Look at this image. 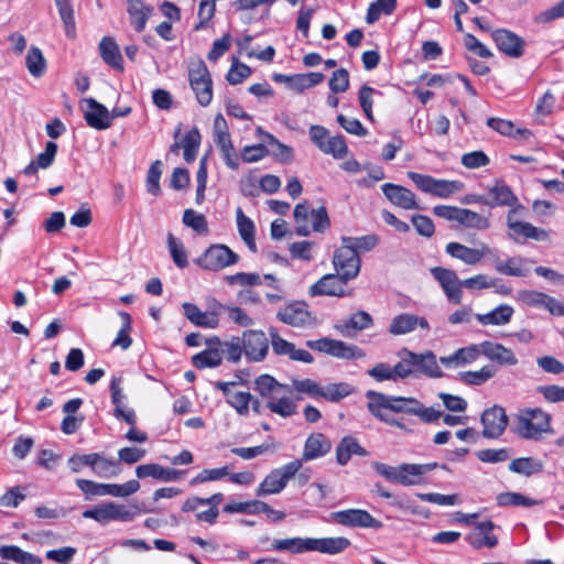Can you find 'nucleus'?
Listing matches in <instances>:
<instances>
[{
	"label": "nucleus",
	"mask_w": 564,
	"mask_h": 564,
	"mask_svg": "<svg viewBox=\"0 0 564 564\" xmlns=\"http://www.w3.org/2000/svg\"><path fill=\"white\" fill-rule=\"evenodd\" d=\"M367 397L369 400L383 403V406L391 412L412 414L420 417L424 423H434L442 415L440 410L433 406H424L415 398L391 397L375 391H368Z\"/></svg>",
	"instance_id": "nucleus-1"
},
{
	"label": "nucleus",
	"mask_w": 564,
	"mask_h": 564,
	"mask_svg": "<svg viewBox=\"0 0 564 564\" xmlns=\"http://www.w3.org/2000/svg\"><path fill=\"white\" fill-rule=\"evenodd\" d=\"M373 469L387 480L402 486H416L423 482V476L438 467L437 463L401 464L397 467L376 462Z\"/></svg>",
	"instance_id": "nucleus-2"
},
{
	"label": "nucleus",
	"mask_w": 564,
	"mask_h": 564,
	"mask_svg": "<svg viewBox=\"0 0 564 564\" xmlns=\"http://www.w3.org/2000/svg\"><path fill=\"white\" fill-rule=\"evenodd\" d=\"M398 356L402 359L405 379L420 376L433 379L443 377V371L433 351L417 354L403 348L399 351Z\"/></svg>",
	"instance_id": "nucleus-3"
},
{
	"label": "nucleus",
	"mask_w": 564,
	"mask_h": 564,
	"mask_svg": "<svg viewBox=\"0 0 564 564\" xmlns=\"http://www.w3.org/2000/svg\"><path fill=\"white\" fill-rule=\"evenodd\" d=\"M551 430V416L541 409H525L518 415L517 433L527 440H538Z\"/></svg>",
	"instance_id": "nucleus-4"
},
{
	"label": "nucleus",
	"mask_w": 564,
	"mask_h": 564,
	"mask_svg": "<svg viewBox=\"0 0 564 564\" xmlns=\"http://www.w3.org/2000/svg\"><path fill=\"white\" fill-rule=\"evenodd\" d=\"M188 83L197 102L202 107L209 106L213 100V79L204 61L189 63Z\"/></svg>",
	"instance_id": "nucleus-5"
},
{
	"label": "nucleus",
	"mask_w": 564,
	"mask_h": 564,
	"mask_svg": "<svg viewBox=\"0 0 564 564\" xmlns=\"http://www.w3.org/2000/svg\"><path fill=\"white\" fill-rule=\"evenodd\" d=\"M77 487L89 496H112L128 497L137 492L140 488L138 480L132 479L122 485L117 484H98L88 479H76Z\"/></svg>",
	"instance_id": "nucleus-6"
},
{
	"label": "nucleus",
	"mask_w": 564,
	"mask_h": 564,
	"mask_svg": "<svg viewBox=\"0 0 564 564\" xmlns=\"http://www.w3.org/2000/svg\"><path fill=\"white\" fill-rule=\"evenodd\" d=\"M297 471H300L299 462H290L282 467L271 470L259 485L257 496L280 494Z\"/></svg>",
	"instance_id": "nucleus-7"
},
{
	"label": "nucleus",
	"mask_w": 564,
	"mask_h": 564,
	"mask_svg": "<svg viewBox=\"0 0 564 564\" xmlns=\"http://www.w3.org/2000/svg\"><path fill=\"white\" fill-rule=\"evenodd\" d=\"M239 261V256L226 245H212L195 260L196 264L209 271H220Z\"/></svg>",
	"instance_id": "nucleus-8"
},
{
	"label": "nucleus",
	"mask_w": 564,
	"mask_h": 564,
	"mask_svg": "<svg viewBox=\"0 0 564 564\" xmlns=\"http://www.w3.org/2000/svg\"><path fill=\"white\" fill-rule=\"evenodd\" d=\"M137 514L135 511L127 509L123 505L109 501L100 503L91 509L83 512L86 519H93L101 524H107L110 521H130Z\"/></svg>",
	"instance_id": "nucleus-9"
},
{
	"label": "nucleus",
	"mask_w": 564,
	"mask_h": 564,
	"mask_svg": "<svg viewBox=\"0 0 564 564\" xmlns=\"http://www.w3.org/2000/svg\"><path fill=\"white\" fill-rule=\"evenodd\" d=\"M430 272L440 284L448 302L460 304L463 301V280H459L457 273L444 267H434Z\"/></svg>",
	"instance_id": "nucleus-10"
},
{
	"label": "nucleus",
	"mask_w": 564,
	"mask_h": 564,
	"mask_svg": "<svg viewBox=\"0 0 564 564\" xmlns=\"http://www.w3.org/2000/svg\"><path fill=\"white\" fill-rule=\"evenodd\" d=\"M335 271L344 276V279L354 280L360 271V258L355 248L344 243L338 248L333 257Z\"/></svg>",
	"instance_id": "nucleus-11"
},
{
	"label": "nucleus",
	"mask_w": 564,
	"mask_h": 564,
	"mask_svg": "<svg viewBox=\"0 0 564 564\" xmlns=\"http://www.w3.org/2000/svg\"><path fill=\"white\" fill-rule=\"evenodd\" d=\"M421 329L429 333L431 329L430 323L424 316L412 313H400L395 315L389 324L388 332L392 336H403Z\"/></svg>",
	"instance_id": "nucleus-12"
},
{
	"label": "nucleus",
	"mask_w": 564,
	"mask_h": 564,
	"mask_svg": "<svg viewBox=\"0 0 564 564\" xmlns=\"http://www.w3.org/2000/svg\"><path fill=\"white\" fill-rule=\"evenodd\" d=\"M517 208H512L508 212L507 215V226L509 228V238L513 241H519V238L533 239L536 241H545L549 239V232L543 229L533 226L527 221H519L514 219V214L517 213Z\"/></svg>",
	"instance_id": "nucleus-13"
},
{
	"label": "nucleus",
	"mask_w": 564,
	"mask_h": 564,
	"mask_svg": "<svg viewBox=\"0 0 564 564\" xmlns=\"http://www.w3.org/2000/svg\"><path fill=\"white\" fill-rule=\"evenodd\" d=\"M332 520L354 528L381 529L382 522L362 509H348L330 513Z\"/></svg>",
	"instance_id": "nucleus-14"
},
{
	"label": "nucleus",
	"mask_w": 564,
	"mask_h": 564,
	"mask_svg": "<svg viewBox=\"0 0 564 564\" xmlns=\"http://www.w3.org/2000/svg\"><path fill=\"white\" fill-rule=\"evenodd\" d=\"M319 352L344 360L361 359L366 356L358 346L328 337L319 338Z\"/></svg>",
	"instance_id": "nucleus-15"
},
{
	"label": "nucleus",
	"mask_w": 564,
	"mask_h": 564,
	"mask_svg": "<svg viewBox=\"0 0 564 564\" xmlns=\"http://www.w3.org/2000/svg\"><path fill=\"white\" fill-rule=\"evenodd\" d=\"M482 436L486 438H497L506 430L508 425V416L503 408L494 405L485 410L480 417Z\"/></svg>",
	"instance_id": "nucleus-16"
},
{
	"label": "nucleus",
	"mask_w": 564,
	"mask_h": 564,
	"mask_svg": "<svg viewBox=\"0 0 564 564\" xmlns=\"http://www.w3.org/2000/svg\"><path fill=\"white\" fill-rule=\"evenodd\" d=\"M243 352L249 361H261L269 351V340L262 330H246L242 334Z\"/></svg>",
	"instance_id": "nucleus-17"
},
{
	"label": "nucleus",
	"mask_w": 564,
	"mask_h": 564,
	"mask_svg": "<svg viewBox=\"0 0 564 564\" xmlns=\"http://www.w3.org/2000/svg\"><path fill=\"white\" fill-rule=\"evenodd\" d=\"M445 251L454 259L460 260L468 265H475L489 254L491 249L485 243L480 245L479 248H470L459 242H448Z\"/></svg>",
	"instance_id": "nucleus-18"
},
{
	"label": "nucleus",
	"mask_w": 564,
	"mask_h": 564,
	"mask_svg": "<svg viewBox=\"0 0 564 564\" xmlns=\"http://www.w3.org/2000/svg\"><path fill=\"white\" fill-rule=\"evenodd\" d=\"M86 105L84 108V119L86 123L96 130H106L111 126L110 111L94 98L83 100Z\"/></svg>",
	"instance_id": "nucleus-19"
},
{
	"label": "nucleus",
	"mask_w": 564,
	"mask_h": 564,
	"mask_svg": "<svg viewBox=\"0 0 564 564\" xmlns=\"http://www.w3.org/2000/svg\"><path fill=\"white\" fill-rule=\"evenodd\" d=\"M384 196L395 206L403 209H422L415 194L401 185L386 183L381 186Z\"/></svg>",
	"instance_id": "nucleus-20"
},
{
	"label": "nucleus",
	"mask_w": 564,
	"mask_h": 564,
	"mask_svg": "<svg viewBox=\"0 0 564 564\" xmlns=\"http://www.w3.org/2000/svg\"><path fill=\"white\" fill-rule=\"evenodd\" d=\"M489 207L508 206L517 208V210L523 207L518 203V197L514 195L512 189L502 181H496L492 186L488 188Z\"/></svg>",
	"instance_id": "nucleus-21"
},
{
	"label": "nucleus",
	"mask_w": 564,
	"mask_h": 564,
	"mask_svg": "<svg viewBox=\"0 0 564 564\" xmlns=\"http://www.w3.org/2000/svg\"><path fill=\"white\" fill-rule=\"evenodd\" d=\"M498 48L511 57H520L523 54V40L511 31L500 29L491 33Z\"/></svg>",
	"instance_id": "nucleus-22"
},
{
	"label": "nucleus",
	"mask_w": 564,
	"mask_h": 564,
	"mask_svg": "<svg viewBox=\"0 0 564 564\" xmlns=\"http://www.w3.org/2000/svg\"><path fill=\"white\" fill-rule=\"evenodd\" d=\"M293 215L296 223L295 232L299 236L306 237L312 231H317V212L310 209L306 203L297 204Z\"/></svg>",
	"instance_id": "nucleus-23"
},
{
	"label": "nucleus",
	"mask_w": 564,
	"mask_h": 564,
	"mask_svg": "<svg viewBox=\"0 0 564 564\" xmlns=\"http://www.w3.org/2000/svg\"><path fill=\"white\" fill-rule=\"evenodd\" d=\"M494 528V522L489 520L477 523L475 531L467 536L469 544L476 550L497 546L498 538L492 533Z\"/></svg>",
	"instance_id": "nucleus-24"
},
{
	"label": "nucleus",
	"mask_w": 564,
	"mask_h": 564,
	"mask_svg": "<svg viewBox=\"0 0 564 564\" xmlns=\"http://www.w3.org/2000/svg\"><path fill=\"white\" fill-rule=\"evenodd\" d=\"M276 316L282 323L294 327L305 325L311 318L307 305L304 302H293L288 304L284 308L278 312Z\"/></svg>",
	"instance_id": "nucleus-25"
},
{
	"label": "nucleus",
	"mask_w": 564,
	"mask_h": 564,
	"mask_svg": "<svg viewBox=\"0 0 564 564\" xmlns=\"http://www.w3.org/2000/svg\"><path fill=\"white\" fill-rule=\"evenodd\" d=\"M482 355L481 343L457 349L454 354L441 357L440 362L447 368H457L475 361Z\"/></svg>",
	"instance_id": "nucleus-26"
},
{
	"label": "nucleus",
	"mask_w": 564,
	"mask_h": 564,
	"mask_svg": "<svg viewBox=\"0 0 564 564\" xmlns=\"http://www.w3.org/2000/svg\"><path fill=\"white\" fill-rule=\"evenodd\" d=\"M481 347L482 355L491 361L501 366H516L518 364L514 352L499 343L486 340L481 343Z\"/></svg>",
	"instance_id": "nucleus-27"
},
{
	"label": "nucleus",
	"mask_w": 564,
	"mask_h": 564,
	"mask_svg": "<svg viewBox=\"0 0 564 564\" xmlns=\"http://www.w3.org/2000/svg\"><path fill=\"white\" fill-rule=\"evenodd\" d=\"M271 549L274 551H289L293 554H300L308 551H317V539L314 538H291L273 540Z\"/></svg>",
	"instance_id": "nucleus-28"
},
{
	"label": "nucleus",
	"mask_w": 564,
	"mask_h": 564,
	"mask_svg": "<svg viewBox=\"0 0 564 564\" xmlns=\"http://www.w3.org/2000/svg\"><path fill=\"white\" fill-rule=\"evenodd\" d=\"M185 317L195 326L203 328H216L219 319L215 318L214 313L203 312L196 304L185 302L182 304Z\"/></svg>",
	"instance_id": "nucleus-29"
},
{
	"label": "nucleus",
	"mask_w": 564,
	"mask_h": 564,
	"mask_svg": "<svg viewBox=\"0 0 564 564\" xmlns=\"http://www.w3.org/2000/svg\"><path fill=\"white\" fill-rule=\"evenodd\" d=\"M350 279H344L339 273L326 274L319 279V295L343 297L349 295L346 285Z\"/></svg>",
	"instance_id": "nucleus-30"
},
{
	"label": "nucleus",
	"mask_w": 564,
	"mask_h": 564,
	"mask_svg": "<svg viewBox=\"0 0 564 564\" xmlns=\"http://www.w3.org/2000/svg\"><path fill=\"white\" fill-rule=\"evenodd\" d=\"M514 313L511 305L500 304L485 314H476V319L484 326H503L507 325Z\"/></svg>",
	"instance_id": "nucleus-31"
},
{
	"label": "nucleus",
	"mask_w": 564,
	"mask_h": 564,
	"mask_svg": "<svg viewBox=\"0 0 564 564\" xmlns=\"http://www.w3.org/2000/svg\"><path fill=\"white\" fill-rule=\"evenodd\" d=\"M319 150L333 155L335 159H343L348 152V147L344 137H328V131L319 127Z\"/></svg>",
	"instance_id": "nucleus-32"
},
{
	"label": "nucleus",
	"mask_w": 564,
	"mask_h": 564,
	"mask_svg": "<svg viewBox=\"0 0 564 564\" xmlns=\"http://www.w3.org/2000/svg\"><path fill=\"white\" fill-rule=\"evenodd\" d=\"M533 262L530 259L523 257H511L506 261L496 260L495 269L498 273L509 276H525L530 269L529 263Z\"/></svg>",
	"instance_id": "nucleus-33"
},
{
	"label": "nucleus",
	"mask_w": 564,
	"mask_h": 564,
	"mask_svg": "<svg viewBox=\"0 0 564 564\" xmlns=\"http://www.w3.org/2000/svg\"><path fill=\"white\" fill-rule=\"evenodd\" d=\"M367 373L379 382L386 380L398 381L405 379V371L403 369L401 358L394 366H390L389 364L386 362H379L375 367L369 369Z\"/></svg>",
	"instance_id": "nucleus-34"
},
{
	"label": "nucleus",
	"mask_w": 564,
	"mask_h": 564,
	"mask_svg": "<svg viewBox=\"0 0 564 564\" xmlns=\"http://www.w3.org/2000/svg\"><path fill=\"white\" fill-rule=\"evenodd\" d=\"M100 56L106 64L122 72L123 58L116 41L110 36H104L99 43Z\"/></svg>",
	"instance_id": "nucleus-35"
},
{
	"label": "nucleus",
	"mask_w": 564,
	"mask_h": 564,
	"mask_svg": "<svg viewBox=\"0 0 564 564\" xmlns=\"http://www.w3.org/2000/svg\"><path fill=\"white\" fill-rule=\"evenodd\" d=\"M93 473L100 478H113L121 473L119 460L107 458L104 454L93 453Z\"/></svg>",
	"instance_id": "nucleus-36"
},
{
	"label": "nucleus",
	"mask_w": 564,
	"mask_h": 564,
	"mask_svg": "<svg viewBox=\"0 0 564 564\" xmlns=\"http://www.w3.org/2000/svg\"><path fill=\"white\" fill-rule=\"evenodd\" d=\"M237 218V227L240 238L246 243L248 249L256 253L257 252V243H256V226L251 218L246 216L240 207L236 210Z\"/></svg>",
	"instance_id": "nucleus-37"
},
{
	"label": "nucleus",
	"mask_w": 564,
	"mask_h": 564,
	"mask_svg": "<svg viewBox=\"0 0 564 564\" xmlns=\"http://www.w3.org/2000/svg\"><path fill=\"white\" fill-rule=\"evenodd\" d=\"M0 557L18 564H42L43 560L17 545L0 546Z\"/></svg>",
	"instance_id": "nucleus-38"
},
{
	"label": "nucleus",
	"mask_w": 564,
	"mask_h": 564,
	"mask_svg": "<svg viewBox=\"0 0 564 564\" xmlns=\"http://www.w3.org/2000/svg\"><path fill=\"white\" fill-rule=\"evenodd\" d=\"M128 13L131 25L140 33L145 28L151 8L147 7L142 0H128Z\"/></svg>",
	"instance_id": "nucleus-39"
},
{
	"label": "nucleus",
	"mask_w": 564,
	"mask_h": 564,
	"mask_svg": "<svg viewBox=\"0 0 564 564\" xmlns=\"http://www.w3.org/2000/svg\"><path fill=\"white\" fill-rule=\"evenodd\" d=\"M352 454L365 456L367 451L352 436H345L336 449L338 464L346 465Z\"/></svg>",
	"instance_id": "nucleus-40"
},
{
	"label": "nucleus",
	"mask_w": 564,
	"mask_h": 564,
	"mask_svg": "<svg viewBox=\"0 0 564 564\" xmlns=\"http://www.w3.org/2000/svg\"><path fill=\"white\" fill-rule=\"evenodd\" d=\"M223 356L218 347H207L202 352L193 356L192 364L197 369L214 368L221 364Z\"/></svg>",
	"instance_id": "nucleus-41"
},
{
	"label": "nucleus",
	"mask_w": 564,
	"mask_h": 564,
	"mask_svg": "<svg viewBox=\"0 0 564 564\" xmlns=\"http://www.w3.org/2000/svg\"><path fill=\"white\" fill-rule=\"evenodd\" d=\"M458 224L465 228L477 230H485L490 227L488 217L466 208H460Z\"/></svg>",
	"instance_id": "nucleus-42"
},
{
	"label": "nucleus",
	"mask_w": 564,
	"mask_h": 564,
	"mask_svg": "<svg viewBox=\"0 0 564 564\" xmlns=\"http://www.w3.org/2000/svg\"><path fill=\"white\" fill-rule=\"evenodd\" d=\"M509 469L512 473L529 477L542 471L543 463L532 457H520L511 460Z\"/></svg>",
	"instance_id": "nucleus-43"
},
{
	"label": "nucleus",
	"mask_w": 564,
	"mask_h": 564,
	"mask_svg": "<svg viewBox=\"0 0 564 564\" xmlns=\"http://www.w3.org/2000/svg\"><path fill=\"white\" fill-rule=\"evenodd\" d=\"M264 134V142L268 148L269 154L278 159L280 162H290L293 158V150L291 147L281 143L274 135L270 133Z\"/></svg>",
	"instance_id": "nucleus-44"
},
{
	"label": "nucleus",
	"mask_w": 564,
	"mask_h": 564,
	"mask_svg": "<svg viewBox=\"0 0 564 564\" xmlns=\"http://www.w3.org/2000/svg\"><path fill=\"white\" fill-rule=\"evenodd\" d=\"M487 126L502 135L514 137L518 134L522 138H528L529 135H531V132L529 130L516 129L512 121L505 120L501 118H488Z\"/></svg>",
	"instance_id": "nucleus-45"
},
{
	"label": "nucleus",
	"mask_w": 564,
	"mask_h": 564,
	"mask_svg": "<svg viewBox=\"0 0 564 564\" xmlns=\"http://www.w3.org/2000/svg\"><path fill=\"white\" fill-rule=\"evenodd\" d=\"M397 7V0H376L369 4L366 22L368 24H373L377 22L381 14L389 15L391 14Z\"/></svg>",
	"instance_id": "nucleus-46"
},
{
	"label": "nucleus",
	"mask_w": 564,
	"mask_h": 564,
	"mask_svg": "<svg viewBox=\"0 0 564 564\" xmlns=\"http://www.w3.org/2000/svg\"><path fill=\"white\" fill-rule=\"evenodd\" d=\"M382 96V93L373 87L364 85L358 93L360 107L366 115L367 119L373 120L372 106L376 99Z\"/></svg>",
	"instance_id": "nucleus-47"
},
{
	"label": "nucleus",
	"mask_w": 564,
	"mask_h": 564,
	"mask_svg": "<svg viewBox=\"0 0 564 564\" xmlns=\"http://www.w3.org/2000/svg\"><path fill=\"white\" fill-rule=\"evenodd\" d=\"M25 65L33 77L43 76L46 69V61L39 47L31 46L25 57Z\"/></svg>",
	"instance_id": "nucleus-48"
},
{
	"label": "nucleus",
	"mask_w": 564,
	"mask_h": 564,
	"mask_svg": "<svg viewBox=\"0 0 564 564\" xmlns=\"http://www.w3.org/2000/svg\"><path fill=\"white\" fill-rule=\"evenodd\" d=\"M200 133L198 129L189 130L183 139V155L187 163H192L197 155L200 145Z\"/></svg>",
	"instance_id": "nucleus-49"
},
{
	"label": "nucleus",
	"mask_w": 564,
	"mask_h": 564,
	"mask_svg": "<svg viewBox=\"0 0 564 564\" xmlns=\"http://www.w3.org/2000/svg\"><path fill=\"white\" fill-rule=\"evenodd\" d=\"M61 19L64 23L65 33L68 37L73 39L76 34L74 11L70 0H55Z\"/></svg>",
	"instance_id": "nucleus-50"
},
{
	"label": "nucleus",
	"mask_w": 564,
	"mask_h": 564,
	"mask_svg": "<svg viewBox=\"0 0 564 564\" xmlns=\"http://www.w3.org/2000/svg\"><path fill=\"white\" fill-rule=\"evenodd\" d=\"M119 316L122 325L112 343V346H119L123 350H127L132 345V338L130 337L132 319L130 314L127 312H119Z\"/></svg>",
	"instance_id": "nucleus-51"
},
{
	"label": "nucleus",
	"mask_w": 564,
	"mask_h": 564,
	"mask_svg": "<svg viewBox=\"0 0 564 564\" xmlns=\"http://www.w3.org/2000/svg\"><path fill=\"white\" fill-rule=\"evenodd\" d=\"M352 392V388L348 383H328L319 387V397L329 401L337 402Z\"/></svg>",
	"instance_id": "nucleus-52"
},
{
	"label": "nucleus",
	"mask_w": 564,
	"mask_h": 564,
	"mask_svg": "<svg viewBox=\"0 0 564 564\" xmlns=\"http://www.w3.org/2000/svg\"><path fill=\"white\" fill-rule=\"evenodd\" d=\"M350 540L344 536L319 538V553L336 555L350 546Z\"/></svg>",
	"instance_id": "nucleus-53"
},
{
	"label": "nucleus",
	"mask_w": 564,
	"mask_h": 564,
	"mask_svg": "<svg viewBox=\"0 0 564 564\" xmlns=\"http://www.w3.org/2000/svg\"><path fill=\"white\" fill-rule=\"evenodd\" d=\"M496 375V369L492 366H484L476 371L460 372V379L467 384L480 386L491 379Z\"/></svg>",
	"instance_id": "nucleus-54"
},
{
	"label": "nucleus",
	"mask_w": 564,
	"mask_h": 564,
	"mask_svg": "<svg viewBox=\"0 0 564 564\" xmlns=\"http://www.w3.org/2000/svg\"><path fill=\"white\" fill-rule=\"evenodd\" d=\"M167 247L176 267L180 269L186 268L188 265V260L184 245L178 241L172 234L167 235Z\"/></svg>",
	"instance_id": "nucleus-55"
},
{
	"label": "nucleus",
	"mask_w": 564,
	"mask_h": 564,
	"mask_svg": "<svg viewBox=\"0 0 564 564\" xmlns=\"http://www.w3.org/2000/svg\"><path fill=\"white\" fill-rule=\"evenodd\" d=\"M497 503L500 507L508 506H523V507H532L538 505V501L531 498H528L518 492H502L497 496Z\"/></svg>",
	"instance_id": "nucleus-56"
},
{
	"label": "nucleus",
	"mask_w": 564,
	"mask_h": 564,
	"mask_svg": "<svg viewBox=\"0 0 564 564\" xmlns=\"http://www.w3.org/2000/svg\"><path fill=\"white\" fill-rule=\"evenodd\" d=\"M463 183L459 181L435 180L431 194L441 198H448L460 192Z\"/></svg>",
	"instance_id": "nucleus-57"
},
{
	"label": "nucleus",
	"mask_w": 564,
	"mask_h": 564,
	"mask_svg": "<svg viewBox=\"0 0 564 564\" xmlns=\"http://www.w3.org/2000/svg\"><path fill=\"white\" fill-rule=\"evenodd\" d=\"M229 475V468L227 466L212 469H203L198 473L191 481L189 486H197L207 481L220 480Z\"/></svg>",
	"instance_id": "nucleus-58"
},
{
	"label": "nucleus",
	"mask_w": 564,
	"mask_h": 564,
	"mask_svg": "<svg viewBox=\"0 0 564 564\" xmlns=\"http://www.w3.org/2000/svg\"><path fill=\"white\" fill-rule=\"evenodd\" d=\"M162 175V163L161 161H154L147 174V191L153 196L161 194L160 178Z\"/></svg>",
	"instance_id": "nucleus-59"
},
{
	"label": "nucleus",
	"mask_w": 564,
	"mask_h": 564,
	"mask_svg": "<svg viewBox=\"0 0 564 564\" xmlns=\"http://www.w3.org/2000/svg\"><path fill=\"white\" fill-rule=\"evenodd\" d=\"M183 223L185 226L191 227L197 234H207L208 224L203 214H198L193 209H186L183 214Z\"/></svg>",
	"instance_id": "nucleus-60"
},
{
	"label": "nucleus",
	"mask_w": 564,
	"mask_h": 564,
	"mask_svg": "<svg viewBox=\"0 0 564 564\" xmlns=\"http://www.w3.org/2000/svg\"><path fill=\"white\" fill-rule=\"evenodd\" d=\"M373 324V319L371 315L365 311H358L352 314L344 324V328L346 330H364L371 327Z\"/></svg>",
	"instance_id": "nucleus-61"
},
{
	"label": "nucleus",
	"mask_w": 564,
	"mask_h": 564,
	"mask_svg": "<svg viewBox=\"0 0 564 564\" xmlns=\"http://www.w3.org/2000/svg\"><path fill=\"white\" fill-rule=\"evenodd\" d=\"M220 352L226 355L227 359L231 362L239 361L243 352L242 338L232 336L229 340L224 341Z\"/></svg>",
	"instance_id": "nucleus-62"
},
{
	"label": "nucleus",
	"mask_w": 564,
	"mask_h": 564,
	"mask_svg": "<svg viewBox=\"0 0 564 564\" xmlns=\"http://www.w3.org/2000/svg\"><path fill=\"white\" fill-rule=\"evenodd\" d=\"M285 388H288V384L279 383L269 375H261L256 380V389L263 397L271 395L275 390L283 389L285 391Z\"/></svg>",
	"instance_id": "nucleus-63"
},
{
	"label": "nucleus",
	"mask_w": 564,
	"mask_h": 564,
	"mask_svg": "<svg viewBox=\"0 0 564 564\" xmlns=\"http://www.w3.org/2000/svg\"><path fill=\"white\" fill-rule=\"evenodd\" d=\"M547 294L535 290H520L516 299L524 305L532 307H543Z\"/></svg>",
	"instance_id": "nucleus-64"
}]
</instances>
